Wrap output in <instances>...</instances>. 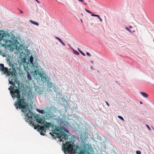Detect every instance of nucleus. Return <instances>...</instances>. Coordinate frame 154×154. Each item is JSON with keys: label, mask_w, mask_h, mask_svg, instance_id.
Returning <instances> with one entry per match:
<instances>
[{"label": "nucleus", "mask_w": 154, "mask_h": 154, "mask_svg": "<svg viewBox=\"0 0 154 154\" xmlns=\"http://www.w3.org/2000/svg\"><path fill=\"white\" fill-rule=\"evenodd\" d=\"M99 19L100 21H101V22L102 21V19L100 17L99 18Z\"/></svg>", "instance_id": "a878e982"}, {"label": "nucleus", "mask_w": 154, "mask_h": 154, "mask_svg": "<svg viewBox=\"0 0 154 154\" xmlns=\"http://www.w3.org/2000/svg\"><path fill=\"white\" fill-rule=\"evenodd\" d=\"M97 15L94 14H91V16H92L96 17H97Z\"/></svg>", "instance_id": "4be33fe9"}, {"label": "nucleus", "mask_w": 154, "mask_h": 154, "mask_svg": "<svg viewBox=\"0 0 154 154\" xmlns=\"http://www.w3.org/2000/svg\"><path fill=\"white\" fill-rule=\"evenodd\" d=\"M78 51L80 53L83 55V56H85V54L81 50H80L79 49H78Z\"/></svg>", "instance_id": "dca6fc26"}, {"label": "nucleus", "mask_w": 154, "mask_h": 154, "mask_svg": "<svg viewBox=\"0 0 154 154\" xmlns=\"http://www.w3.org/2000/svg\"><path fill=\"white\" fill-rule=\"evenodd\" d=\"M30 76L29 75L28 76V78H29V77H30Z\"/></svg>", "instance_id": "7c9ffc66"}, {"label": "nucleus", "mask_w": 154, "mask_h": 154, "mask_svg": "<svg viewBox=\"0 0 154 154\" xmlns=\"http://www.w3.org/2000/svg\"><path fill=\"white\" fill-rule=\"evenodd\" d=\"M80 20H81V22H82H82H82V20L81 19H80Z\"/></svg>", "instance_id": "72a5a7b5"}, {"label": "nucleus", "mask_w": 154, "mask_h": 154, "mask_svg": "<svg viewBox=\"0 0 154 154\" xmlns=\"http://www.w3.org/2000/svg\"><path fill=\"white\" fill-rule=\"evenodd\" d=\"M36 1L38 3H40V2H39V1Z\"/></svg>", "instance_id": "c756f323"}, {"label": "nucleus", "mask_w": 154, "mask_h": 154, "mask_svg": "<svg viewBox=\"0 0 154 154\" xmlns=\"http://www.w3.org/2000/svg\"><path fill=\"white\" fill-rule=\"evenodd\" d=\"M0 70L2 71L3 73L6 74L7 76H10L11 74V72L8 70L7 67H5L4 64H0Z\"/></svg>", "instance_id": "39448f33"}, {"label": "nucleus", "mask_w": 154, "mask_h": 154, "mask_svg": "<svg viewBox=\"0 0 154 154\" xmlns=\"http://www.w3.org/2000/svg\"><path fill=\"white\" fill-rule=\"evenodd\" d=\"M86 54L87 56H89V57L91 56V55H90V54L88 52H87L86 53Z\"/></svg>", "instance_id": "412c9836"}, {"label": "nucleus", "mask_w": 154, "mask_h": 154, "mask_svg": "<svg viewBox=\"0 0 154 154\" xmlns=\"http://www.w3.org/2000/svg\"><path fill=\"white\" fill-rule=\"evenodd\" d=\"M136 152L137 154H141V152L140 151H137Z\"/></svg>", "instance_id": "6ab92c4d"}, {"label": "nucleus", "mask_w": 154, "mask_h": 154, "mask_svg": "<svg viewBox=\"0 0 154 154\" xmlns=\"http://www.w3.org/2000/svg\"><path fill=\"white\" fill-rule=\"evenodd\" d=\"M20 13H23V12L22 11H21V10H20Z\"/></svg>", "instance_id": "c85d7f7f"}, {"label": "nucleus", "mask_w": 154, "mask_h": 154, "mask_svg": "<svg viewBox=\"0 0 154 154\" xmlns=\"http://www.w3.org/2000/svg\"><path fill=\"white\" fill-rule=\"evenodd\" d=\"M153 41H154V39H153Z\"/></svg>", "instance_id": "e433bc0d"}, {"label": "nucleus", "mask_w": 154, "mask_h": 154, "mask_svg": "<svg viewBox=\"0 0 154 154\" xmlns=\"http://www.w3.org/2000/svg\"><path fill=\"white\" fill-rule=\"evenodd\" d=\"M52 133L58 136L60 139V141L63 142L64 140L68 141L65 143H63V150L65 153L66 154H85V151L84 150H81L77 146L74 148L73 149V146H75L74 143V141L73 140H69L68 141V137L69 136L65 134V133L63 131L62 129L58 127H56L52 131Z\"/></svg>", "instance_id": "f03ea898"}, {"label": "nucleus", "mask_w": 154, "mask_h": 154, "mask_svg": "<svg viewBox=\"0 0 154 154\" xmlns=\"http://www.w3.org/2000/svg\"><path fill=\"white\" fill-rule=\"evenodd\" d=\"M2 39L1 38H0V41H1Z\"/></svg>", "instance_id": "2f4dec72"}, {"label": "nucleus", "mask_w": 154, "mask_h": 154, "mask_svg": "<svg viewBox=\"0 0 154 154\" xmlns=\"http://www.w3.org/2000/svg\"><path fill=\"white\" fill-rule=\"evenodd\" d=\"M91 63H93V62L92 61H91Z\"/></svg>", "instance_id": "473e14b6"}, {"label": "nucleus", "mask_w": 154, "mask_h": 154, "mask_svg": "<svg viewBox=\"0 0 154 154\" xmlns=\"http://www.w3.org/2000/svg\"><path fill=\"white\" fill-rule=\"evenodd\" d=\"M91 69H92V70H94V69H93V67L92 66H91Z\"/></svg>", "instance_id": "bb28decb"}, {"label": "nucleus", "mask_w": 154, "mask_h": 154, "mask_svg": "<svg viewBox=\"0 0 154 154\" xmlns=\"http://www.w3.org/2000/svg\"><path fill=\"white\" fill-rule=\"evenodd\" d=\"M146 126L148 128V129L149 131H150L151 130V129H150V127H149V126H148V125H146Z\"/></svg>", "instance_id": "aec40b11"}, {"label": "nucleus", "mask_w": 154, "mask_h": 154, "mask_svg": "<svg viewBox=\"0 0 154 154\" xmlns=\"http://www.w3.org/2000/svg\"><path fill=\"white\" fill-rule=\"evenodd\" d=\"M97 17L99 19L100 17L98 15H97Z\"/></svg>", "instance_id": "cd10ccee"}, {"label": "nucleus", "mask_w": 154, "mask_h": 154, "mask_svg": "<svg viewBox=\"0 0 154 154\" xmlns=\"http://www.w3.org/2000/svg\"><path fill=\"white\" fill-rule=\"evenodd\" d=\"M47 86L48 88H51L54 87V85L49 81H47Z\"/></svg>", "instance_id": "6e6552de"}, {"label": "nucleus", "mask_w": 154, "mask_h": 154, "mask_svg": "<svg viewBox=\"0 0 154 154\" xmlns=\"http://www.w3.org/2000/svg\"><path fill=\"white\" fill-rule=\"evenodd\" d=\"M33 57L32 56H31L29 58V62L32 65H33L34 64V63H33Z\"/></svg>", "instance_id": "ddd939ff"}, {"label": "nucleus", "mask_w": 154, "mask_h": 154, "mask_svg": "<svg viewBox=\"0 0 154 154\" xmlns=\"http://www.w3.org/2000/svg\"><path fill=\"white\" fill-rule=\"evenodd\" d=\"M29 124L30 125H32L33 126L34 128L35 129H38V131L42 135H44L45 133L46 132L45 130V127L44 126H41L40 125H37L36 124H34V122L32 121H29Z\"/></svg>", "instance_id": "7ed1b4c3"}, {"label": "nucleus", "mask_w": 154, "mask_h": 154, "mask_svg": "<svg viewBox=\"0 0 154 154\" xmlns=\"http://www.w3.org/2000/svg\"><path fill=\"white\" fill-rule=\"evenodd\" d=\"M11 75L9 79V83L13 86H15V84H18V82L17 81V78L16 74L14 72H11Z\"/></svg>", "instance_id": "20e7f679"}, {"label": "nucleus", "mask_w": 154, "mask_h": 154, "mask_svg": "<svg viewBox=\"0 0 154 154\" xmlns=\"http://www.w3.org/2000/svg\"><path fill=\"white\" fill-rule=\"evenodd\" d=\"M81 14L82 15V16H83V15L82 14Z\"/></svg>", "instance_id": "f704fd0d"}, {"label": "nucleus", "mask_w": 154, "mask_h": 154, "mask_svg": "<svg viewBox=\"0 0 154 154\" xmlns=\"http://www.w3.org/2000/svg\"><path fill=\"white\" fill-rule=\"evenodd\" d=\"M47 116L48 117H52V116H51V115L50 114H47Z\"/></svg>", "instance_id": "5701e85b"}, {"label": "nucleus", "mask_w": 154, "mask_h": 154, "mask_svg": "<svg viewBox=\"0 0 154 154\" xmlns=\"http://www.w3.org/2000/svg\"><path fill=\"white\" fill-rule=\"evenodd\" d=\"M125 28L131 32H133L135 31L133 29L132 27L131 26H129L128 27H126Z\"/></svg>", "instance_id": "1a4fd4ad"}, {"label": "nucleus", "mask_w": 154, "mask_h": 154, "mask_svg": "<svg viewBox=\"0 0 154 154\" xmlns=\"http://www.w3.org/2000/svg\"><path fill=\"white\" fill-rule=\"evenodd\" d=\"M37 110L38 112L40 113L43 114L44 113V110L37 109Z\"/></svg>", "instance_id": "2eb2a0df"}, {"label": "nucleus", "mask_w": 154, "mask_h": 154, "mask_svg": "<svg viewBox=\"0 0 154 154\" xmlns=\"http://www.w3.org/2000/svg\"><path fill=\"white\" fill-rule=\"evenodd\" d=\"M81 1L82 3H83V4H84L85 5H86V3H84L83 2L84 1Z\"/></svg>", "instance_id": "b1692460"}, {"label": "nucleus", "mask_w": 154, "mask_h": 154, "mask_svg": "<svg viewBox=\"0 0 154 154\" xmlns=\"http://www.w3.org/2000/svg\"><path fill=\"white\" fill-rule=\"evenodd\" d=\"M140 93L142 95L145 97L147 98L149 96L148 94L145 92H140Z\"/></svg>", "instance_id": "9b49d317"}, {"label": "nucleus", "mask_w": 154, "mask_h": 154, "mask_svg": "<svg viewBox=\"0 0 154 154\" xmlns=\"http://www.w3.org/2000/svg\"><path fill=\"white\" fill-rule=\"evenodd\" d=\"M72 49L73 51V53L74 54L77 55H79V52H78L76 50H75L73 48H72Z\"/></svg>", "instance_id": "4468645a"}, {"label": "nucleus", "mask_w": 154, "mask_h": 154, "mask_svg": "<svg viewBox=\"0 0 154 154\" xmlns=\"http://www.w3.org/2000/svg\"><path fill=\"white\" fill-rule=\"evenodd\" d=\"M140 104H142V102H140Z\"/></svg>", "instance_id": "c9c22d12"}, {"label": "nucleus", "mask_w": 154, "mask_h": 154, "mask_svg": "<svg viewBox=\"0 0 154 154\" xmlns=\"http://www.w3.org/2000/svg\"><path fill=\"white\" fill-rule=\"evenodd\" d=\"M29 21L31 23L33 24L34 25H35L37 26H38L39 25L38 23L37 22L33 21L31 20H29Z\"/></svg>", "instance_id": "f8f14e48"}, {"label": "nucleus", "mask_w": 154, "mask_h": 154, "mask_svg": "<svg viewBox=\"0 0 154 154\" xmlns=\"http://www.w3.org/2000/svg\"><path fill=\"white\" fill-rule=\"evenodd\" d=\"M8 89L10 91L12 97H16L17 99V101L14 104L16 109L19 108L21 109L22 111L24 113L27 112L26 115L28 117L29 120H30V119H35L37 122L41 125H42L44 123L45 121L44 119L38 115H35V114L30 110L25 99L23 97H21L19 89H14L13 88L10 86Z\"/></svg>", "instance_id": "f257e3e1"}, {"label": "nucleus", "mask_w": 154, "mask_h": 154, "mask_svg": "<svg viewBox=\"0 0 154 154\" xmlns=\"http://www.w3.org/2000/svg\"><path fill=\"white\" fill-rule=\"evenodd\" d=\"M55 38L57 39L61 43L62 45H63V46L65 45V43L63 41H62L61 40L60 38L57 36H55Z\"/></svg>", "instance_id": "9d476101"}, {"label": "nucleus", "mask_w": 154, "mask_h": 154, "mask_svg": "<svg viewBox=\"0 0 154 154\" xmlns=\"http://www.w3.org/2000/svg\"><path fill=\"white\" fill-rule=\"evenodd\" d=\"M44 127L45 129L49 128L54 127V125L51 123L46 122L44 124Z\"/></svg>", "instance_id": "0eeeda50"}, {"label": "nucleus", "mask_w": 154, "mask_h": 154, "mask_svg": "<svg viewBox=\"0 0 154 154\" xmlns=\"http://www.w3.org/2000/svg\"><path fill=\"white\" fill-rule=\"evenodd\" d=\"M85 10L86 11V12H87L88 13H89L90 14H92V13L91 12H90V11L87 10L86 8H85Z\"/></svg>", "instance_id": "a211bd4d"}, {"label": "nucleus", "mask_w": 154, "mask_h": 154, "mask_svg": "<svg viewBox=\"0 0 154 154\" xmlns=\"http://www.w3.org/2000/svg\"><path fill=\"white\" fill-rule=\"evenodd\" d=\"M118 117L120 119L122 120V121H125L123 118L121 116H118Z\"/></svg>", "instance_id": "f3484780"}, {"label": "nucleus", "mask_w": 154, "mask_h": 154, "mask_svg": "<svg viewBox=\"0 0 154 154\" xmlns=\"http://www.w3.org/2000/svg\"><path fill=\"white\" fill-rule=\"evenodd\" d=\"M40 76L43 82H45L47 81L46 75L45 73H41L40 72L38 73Z\"/></svg>", "instance_id": "423d86ee"}, {"label": "nucleus", "mask_w": 154, "mask_h": 154, "mask_svg": "<svg viewBox=\"0 0 154 154\" xmlns=\"http://www.w3.org/2000/svg\"><path fill=\"white\" fill-rule=\"evenodd\" d=\"M105 102L106 103V104L107 106H109V103H108V102L107 101H105Z\"/></svg>", "instance_id": "393cba45"}]
</instances>
